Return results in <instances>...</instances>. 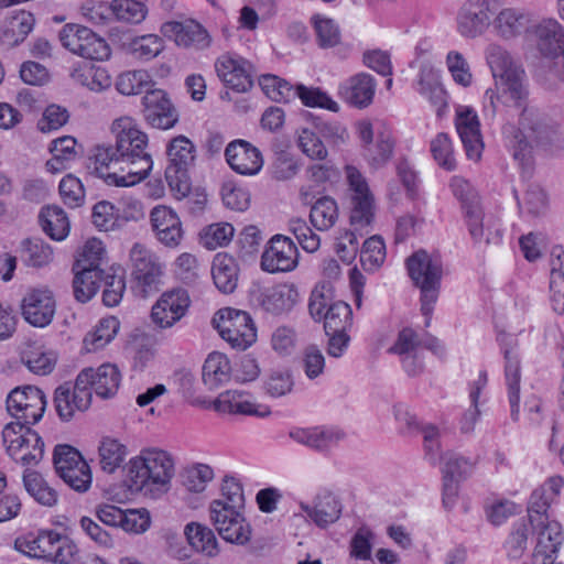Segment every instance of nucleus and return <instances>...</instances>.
<instances>
[{"mask_svg":"<svg viewBox=\"0 0 564 564\" xmlns=\"http://www.w3.org/2000/svg\"><path fill=\"white\" fill-rule=\"evenodd\" d=\"M531 28L538 52L551 61L550 72L564 82V26L556 19H542L532 25L530 12L520 8H503L494 15V32L506 41L522 36Z\"/></svg>","mask_w":564,"mask_h":564,"instance_id":"obj_1","label":"nucleus"},{"mask_svg":"<svg viewBox=\"0 0 564 564\" xmlns=\"http://www.w3.org/2000/svg\"><path fill=\"white\" fill-rule=\"evenodd\" d=\"M148 143H101L89 156L88 169L108 185L128 187L145 178L152 170Z\"/></svg>","mask_w":564,"mask_h":564,"instance_id":"obj_2","label":"nucleus"},{"mask_svg":"<svg viewBox=\"0 0 564 564\" xmlns=\"http://www.w3.org/2000/svg\"><path fill=\"white\" fill-rule=\"evenodd\" d=\"M486 61L495 78V89L485 93L484 108L495 116L499 104L521 106L528 96V82L523 67L499 44L491 43L485 51Z\"/></svg>","mask_w":564,"mask_h":564,"instance_id":"obj_3","label":"nucleus"},{"mask_svg":"<svg viewBox=\"0 0 564 564\" xmlns=\"http://www.w3.org/2000/svg\"><path fill=\"white\" fill-rule=\"evenodd\" d=\"M549 497L536 488L528 503V520L533 533L536 534V545L533 552L535 564H550L563 542L561 524L550 520L547 510L552 503Z\"/></svg>","mask_w":564,"mask_h":564,"instance_id":"obj_4","label":"nucleus"},{"mask_svg":"<svg viewBox=\"0 0 564 564\" xmlns=\"http://www.w3.org/2000/svg\"><path fill=\"white\" fill-rule=\"evenodd\" d=\"M406 269L413 284L421 292V311L426 317L425 326H430L434 304L438 299L443 262L438 256L425 250H417L406 259Z\"/></svg>","mask_w":564,"mask_h":564,"instance_id":"obj_5","label":"nucleus"},{"mask_svg":"<svg viewBox=\"0 0 564 564\" xmlns=\"http://www.w3.org/2000/svg\"><path fill=\"white\" fill-rule=\"evenodd\" d=\"M175 473L172 456L159 448H145L129 463L130 487L154 490L167 486Z\"/></svg>","mask_w":564,"mask_h":564,"instance_id":"obj_6","label":"nucleus"},{"mask_svg":"<svg viewBox=\"0 0 564 564\" xmlns=\"http://www.w3.org/2000/svg\"><path fill=\"white\" fill-rule=\"evenodd\" d=\"M166 153L170 163L165 169V180L175 198L205 197L203 191H192L187 174L188 167L194 164L196 158L194 143H169Z\"/></svg>","mask_w":564,"mask_h":564,"instance_id":"obj_7","label":"nucleus"},{"mask_svg":"<svg viewBox=\"0 0 564 564\" xmlns=\"http://www.w3.org/2000/svg\"><path fill=\"white\" fill-rule=\"evenodd\" d=\"M220 337L232 348L245 350L257 339V329L249 313L231 307L219 310L213 318Z\"/></svg>","mask_w":564,"mask_h":564,"instance_id":"obj_8","label":"nucleus"},{"mask_svg":"<svg viewBox=\"0 0 564 564\" xmlns=\"http://www.w3.org/2000/svg\"><path fill=\"white\" fill-rule=\"evenodd\" d=\"M58 39L64 48L83 58L105 61L111 54L105 39L80 24H65L58 33Z\"/></svg>","mask_w":564,"mask_h":564,"instance_id":"obj_9","label":"nucleus"},{"mask_svg":"<svg viewBox=\"0 0 564 564\" xmlns=\"http://www.w3.org/2000/svg\"><path fill=\"white\" fill-rule=\"evenodd\" d=\"M53 462L57 475L72 489L85 492L90 488L93 480L90 467L75 447L67 444L56 445Z\"/></svg>","mask_w":564,"mask_h":564,"instance_id":"obj_10","label":"nucleus"},{"mask_svg":"<svg viewBox=\"0 0 564 564\" xmlns=\"http://www.w3.org/2000/svg\"><path fill=\"white\" fill-rule=\"evenodd\" d=\"M130 261L135 291L143 297L158 291L163 275V265L158 256L137 242L130 250Z\"/></svg>","mask_w":564,"mask_h":564,"instance_id":"obj_11","label":"nucleus"},{"mask_svg":"<svg viewBox=\"0 0 564 564\" xmlns=\"http://www.w3.org/2000/svg\"><path fill=\"white\" fill-rule=\"evenodd\" d=\"M497 10V0H466L456 17L457 32L465 39L481 36L492 25Z\"/></svg>","mask_w":564,"mask_h":564,"instance_id":"obj_12","label":"nucleus"},{"mask_svg":"<svg viewBox=\"0 0 564 564\" xmlns=\"http://www.w3.org/2000/svg\"><path fill=\"white\" fill-rule=\"evenodd\" d=\"M43 391L33 386L13 389L7 398V410L17 420L26 424L37 423L45 411Z\"/></svg>","mask_w":564,"mask_h":564,"instance_id":"obj_13","label":"nucleus"},{"mask_svg":"<svg viewBox=\"0 0 564 564\" xmlns=\"http://www.w3.org/2000/svg\"><path fill=\"white\" fill-rule=\"evenodd\" d=\"M215 70L226 87L238 93H246L253 86V65L238 54H221L215 61Z\"/></svg>","mask_w":564,"mask_h":564,"instance_id":"obj_14","label":"nucleus"},{"mask_svg":"<svg viewBox=\"0 0 564 564\" xmlns=\"http://www.w3.org/2000/svg\"><path fill=\"white\" fill-rule=\"evenodd\" d=\"M191 300L186 290L174 289L164 292L151 310L153 324L161 328H171L187 313Z\"/></svg>","mask_w":564,"mask_h":564,"instance_id":"obj_15","label":"nucleus"},{"mask_svg":"<svg viewBox=\"0 0 564 564\" xmlns=\"http://www.w3.org/2000/svg\"><path fill=\"white\" fill-rule=\"evenodd\" d=\"M21 314L34 327L50 325L56 312L53 293L47 289L30 290L21 300Z\"/></svg>","mask_w":564,"mask_h":564,"instance_id":"obj_16","label":"nucleus"},{"mask_svg":"<svg viewBox=\"0 0 564 564\" xmlns=\"http://www.w3.org/2000/svg\"><path fill=\"white\" fill-rule=\"evenodd\" d=\"M161 33L173 40L177 46L185 48L205 50L212 43L207 30L193 19L167 21L162 24Z\"/></svg>","mask_w":564,"mask_h":564,"instance_id":"obj_17","label":"nucleus"},{"mask_svg":"<svg viewBox=\"0 0 564 564\" xmlns=\"http://www.w3.org/2000/svg\"><path fill=\"white\" fill-rule=\"evenodd\" d=\"M120 372L115 365L104 364L97 369L85 368L78 376V386L86 391H93L101 399L113 397L120 384Z\"/></svg>","mask_w":564,"mask_h":564,"instance_id":"obj_18","label":"nucleus"},{"mask_svg":"<svg viewBox=\"0 0 564 564\" xmlns=\"http://www.w3.org/2000/svg\"><path fill=\"white\" fill-rule=\"evenodd\" d=\"M297 248L284 236H274L262 253L261 268L269 273L286 272L297 264Z\"/></svg>","mask_w":564,"mask_h":564,"instance_id":"obj_19","label":"nucleus"},{"mask_svg":"<svg viewBox=\"0 0 564 564\" xmlns=\"http://www.w3.org/2000/svg\"><path fill=\"white\" fill-rule=\"evenodd\" d=\"M144 117L153 128L167 130L175 126L178 115L163 89L147 90L143 96Z\"/></svg>","mask_w":564,"mask_h":564,"instance_id":"obj_20","label":"nucleus"},{"mask_svg":"<svg viewBox=\"0 0 564 564\" xmlns=\"http://www.w3.org/2000/svg\"><path fill=\"white\" fill-rule=\"evenodd\" d=\"M151 225L155 238L165 247L176 248L184 237L182 221L172 208L156 206L150 214Z\"/></svg>","mask_w":564,"mask_h":564,"instance_id":"obj_21","label":"nucleus"},{"mask_svg":"<svg viewBox=\"0 0 564 564\" xmlns=\"http://www.w3.org/2000/svg\"><path fill=\"white\" fill-rule=\"evenodd\" d=\"M210 519L219 535L230 543L246 544L251 538V528L240 513V510H229L220 507L210 512Z\"/></svg>","mask_w":564,"mask_h":564,"instance_id":"obj_22","label":"nucleus"},{"mask_svg":"<svg viewBox=\"0 0 564 564\" xmlns=\"http://www.w3.org/2000/svg\"><path fill=\"white\" fill-rule=\"evenodd\" d=\"M417 67L416 90L422 97L430 101L437 115H441L447 107V97L441 84L440 73L429 58L422 59Z\"/></svg>","mask_w":564,"mask_h":564,"instance_id":"obj_23","label":"nucleus"},{"mask_svg":"<svg viewBox=\"0 0 564 564\" xmlns=\"http://www.w3.org/2000/svg\"><path fill=\"white\" fill-rule=\"evenodd\" d=\"M91 393L78 386L76 379L74 387L69 383L61 384L54 394V404L61 420L69 421L76 411H85L90 406Z\"/></svg>","mask_w":564,"mask_h":564,"instance_id":"obj_24","label":"nucleus"},{"mask_svg":"<svg viewBox=\"0 0 564 564\" xmlns=\"http://www.w3.org/2000/svg\"><path fill=\"white\" fill-rule=\"evenodd\" d=\"M465 225L475 245H498L501 239V230L497 219L492 215L486 216L482 207L469 209L464 215Z\"/></svg>","mask_w":564,"mask_h":564,"instance_id":"obj_25","label":"nucleus"},{"mask_svg":"<svg viewBox=\"0 0 564 564\" xmlns=\"http://www.w3.org/2000/svg\"><path fill=\"white\" fill-rule=\"evenodd\" d=\"M376 88L377 83L373 76L367 73H358L339 85V93L349 105L364 109L372 104Z\"/></svg>","mask_w":564,"mask_h":564,"instance_id":"obj_26","label":"nucleus"},{"mask_svg":"<svg viewBox=\"0 0 564 564\" xmlns=\"http://www.w3.org/2000/svg\"><path fill=\"white\" fill-rule=\"evenodd\" d=\"M230 167L242 175H253L263 164L259 149L252 143H228L225 151Z\"/></svg>","mask_w":564,"mask_h":564,"instance_id":"obj_27","label":"nucleus"},{"mask_svg":"<svg viewBox=\"0 0 564 564\" xmlns=\"http://www.w3.org/2000/svg\"><path fill=\"white\" fill-rule=\"evenodd\" d=\"M301 509L318 528L324 529L340 518L343 507L334 494L324 491L316 496L313 506L301 503Z\"/></svg>","mask_w":564,"mask_h":564,"instance_id":"obj_28","label":"nucleus"},{"mask_svg":"<svg viewBox=\"0 0 564 564\" xmlns=\"http://www.w3.org/2000/svg\"><path fill=\"white\" fill-rule=\"evenodd\" d=\"M297 291L291 284H278L259 291L257 301L267 312L280 315L291 311L297 301Z\"/></svg>","mask_w":564,"mask_h":564,"instance_id":"obj_29","label":"nucleus"},{"mask_svg":"<svg viewBox=\"0 0 564 564\" xmlns=\"http://www.w3.org/2000/svg\"><path fill=\"white\" fill-rule=\"evenodd\" d=\"M290 437L314 451L326 452L338 444L344 437V433L334 427L315 426L295 429L290 432Z\"/></svg>","mask_w":564,"mask_h":564,"instance_id":"obj_30","label":"nucleus"},{"mask_svg":"<svg viewBox=\"0 0 564 564\" xmlns=\"http://www.w3.org/2000/svg\"><path fill=\"white\" fill-rule=\"evenodd\" d=\"M59 538L61 534L53 530L41 531L36 535L31 534L18 540L17 545L25 555L50 562Z\"/></svg>","mask_w":564,"mask_h":564,"instance_id":"obj_31","label":"nucleus"},{"mask_svg":"<svg viewBox=\"0 0 564 564\" xmlns=\"http://www.w3.org/2000/svg\"><path fill=\"white\" fill-rule=\"evenodd\" d=\"M238 264L236 260L226 254L218 253L213 261L212 275L216 288L225 293H232L238 283Z\"/></svg>","mask_w":564,"mask_h":564,"instance_id":"obj_32","label":"nucleus"},{"mask_svg":"<svg viewBox=\"0 0 564 564\" xmlns=\"http://www.w3.org/2000/svg\"><path fill=\"white\" fill-rule=\"evenodd\" d=\"M503 355L506 359L505 376L511 406V419L518 421L520 414V360L518 354L512 349H505Z\"/></svg>","mask_w":564,"mask_h":564,"instance_id":"obj_33","label":"nucleus"},{"mask_svg":"<svg viewBox=\"0 0 564 564\" xmlns=\"http://www.w3.org/2000/svg\"><path fill=\"white\" fill-rule=\"evenodd\" d=\"M349 220L355 231H369L375 215L376 203L372 194L362 196H349Z\"/></svg>","mask_w":564,"mask_h":564,"instance_id":"obj_34","label":"nucleus"},{"mask_svg":"<svg viewBox=\"0 0 564 564\" xmlns=\"http://www.w3.org/2000/svg\"><path fill=\"white\" fill-rule=\"evenodd\" d=\"M73 289L77 301L86 303L97 293L100 283L102 270L86 269L82 264H74Z\"/></svg>","mask_w":564,"mask_h":564,"instance_id":"obj_35","label":"nucleus"},{"mask_svg":"<svg viewBox=\"0 0 564 564\" xmlns=\"http://www.w3.org/2000/svg\"><path fill=\"white\" fill-rule=\"evenodd\" d=\"M31 424L24 423L22 420L8 423L2 431V440L7 446V452L10 456H15L21 449L22 444L30 442L36 446L39 442V434L30 427Z\"/></svg>","mask_w":564,"mask_h":564,"instance_id":"obj_36","label":"nucleus"},{"mask_svg":"<svg viewBox=\"0 0 564 564\" xmlns=\"http://www.w3.org/2000/svg\"><path fill=\"white\" fill-rule=\"evenodd\" d=\"M124 47L134 59L148 62L163 52L164 40L158 34L149 33L132 37Z\"/></svg>","mask_w":564,"mask_h":564,"instance_id":"obj_37","label":"nucleus"},{"mask_svg":"<svg viewBox=\"0 0 564 564\" xmlns=\"http://www.w3.org/2000/svg\"><path fill=\"white\" fill-rule=\"evenodd\" d=\"M231 366L228 358L218 351L208 355L203 366V381L209 389H216L230 379Z\"/></svg>","mask_w":564,"mask_h":564,"instance_id":"obj_38","label":"nucleus"},{"mask_svg":"<svg viewBox=\"0 0 564 564\" xmlns=\"http://www.w3.org/2000/svg\"><path fill=\"white\" fill-rule=\"evenodd\" d=\"M39 219L43 231L53 240L62 241L67 237L70 228L69 220L61 207L42 208Z\"/></svg>","mask_w":564,"mask_h":564,"instance_id":"obj_39","label":"nucleus"},{"mask_svg":"<svg viewBox=\"0 0 564 564\" xmlns=\"http://www.w3.org/2000/svg\"><path fill=\"white\" fill-rule=\"evenodd\" d=\"M455 127L460 141H482L480 121L473 107L458 105L455 108Z\"/></svg>","mask_w":564,"mask_h":564,"instance_id":"obj_40","label":"nucleus"},{"mask_svg":"<svg viewBox=\"0 0 564 564\" xmlns=\"http://www.w3.org/2000/svg\"><path fill=\"white\" fill-rule=\"evenodd\" d=\"M184 533L188 543L197 551L208 556L218 554V542L212 529L197 522L186 524Z\"/></svg>","mask_w":564,"mask_h":564,"instance_id":"obj_41","label":"nucleus"},{"mask_svg":"<svg viewBox=\"0 0 564 564\" xmlns=\"http://www.w3.org/2000/svg\"><path fill=\"white\" fill-rule=\"evenodd\" d=\"M352 326V311L349 304L343 301L332 303L324 316L326 334L348 332Z\"/></svg>","mask_w":564,"mask_h":564,"instance_id":"obj_42","label":"nucleus"},{"mask_svg":"<svg viewBox=\"0 0 564 564\" xmlns=\"http://www.w3.org/2000/svg\"><path fill=\"white\" fill-rule=\"evenodd\" d=\"M338 206L334 198L324 196L318 198L311 208L310 220L321 231L334 227L338 220Z\"/></svg>","mask_w":564,"mask_h":564,"instance_id":"obj_43","label":"nucleus"},{"mask_svg":"<svg viewBox=\"0 0 564 564\" xmlns=\"http://www.w3.org/2000/svg\"><path fill=\"white\" fill-rule=\"evenodd\" d=\"M101 282L104 283L102 301L105 305L109 307L118 305L126 291L123 270L120 267H111L107 272L102 270Z\"/></svg>","mask_w":564,"mask_h":564,"instance_id":"obj_44","label":"nucleus"},{"mask_svg":"<svg viewBox=\"0 0 564 564\" xmlns=\"http://www.w3.org/2000/svg\"><path fill=\"white\" fill-rule=\"evenodd\" d=\"M120 327L119 321L113 317L102 318L95 329L84 338V346L88 351L98 350L109 344L117 335Z\"/></svg>","mask_w":564,"mask_h":564,"instance_id":"obj_45","label":"nucleus"},{"mask_svg":"<svg viewBox=\"0 0 564 564\" xmlns=\"http://www.w3.org/2000/svg\"><path fill=\"white\" fill-rule=\"evenodd\" d=\"M110 11L119 22L139 24L148 15V7L139 0H111Z\"/></svg>","mask_w":564,"mask_h":564,"instance_id":"obj_46","label":"nucleus"},{"mask_svg":"<svg viewBox=\"0 0 564 564\" xmlns=\"http://www.w3.org/2000/svg\"><path fill=\"white\" fill-rule=\"evenodd\" d=\"M126 456L127 447L118 440L111 437L102 438L99 446V463L104 471L113 473L122 465Z\"/></svg>","mask_w":564,"mask_h":564,"instance_id":"obj_47","label":"nucleus"},{"mask_svg":"<svg viewBox=\"0 0 564 564\" xmlns=\"http://www.w3.org/2000/svg\"><path fill=\"white\" fill-rule=\"evenodd\" d=\"M23 484L26 491L41 505L52 507L57 502L56 490L50 487L40 474L26 470Z\"/></svg>","mask_w":564,"mask_h":564,"instance_id":"obj_48","label":"nucleus"},{"mask_svg":"<svg viewBox=\"0 0 564 564\" xmlns=\"http://www.w3.org/2000/svg\"><path fill=\"white\" fill-rule=\"evenodd\" d=\"M152 79L147 70H129L120 74L116 82L117 90L126 96L151 90Z\"/></svg>","mask_w":564,"mask_h":564,"instance_id":"obj_49","label":"nucleus"},{"mask_svg":"<svg viewBox=\"0 0 564 564\" xmlns=\"http://www.w3.org/2000/svg\"><path fill=\"white\" fill-rule=\"evenodd\" d=\"M221 499L210 503V512L224 507L225 509L240 510L245 505L243 490L241 485L234 477H226L221 485Z\"/></svg>","mask_w":564,"mask_h":564,"instance_id":"obj_50","label":"nucleus"},{"mask_svg":"<svg viewBox=\"0 0 564 564\" xmlns=\"http://www.w3.org/2000/svg\"><path fill=\"white\" fill-rule=\"evenodd\" d=\"M242 393L237 390H228L219 394L214 401V408L219 412L264 415L254 409V404L241 399Z\"/></svg>","mask_w":564,"mask_h":564,"instance_id":"obj_51","label":"nucleus"},{"mask_svg":"<svg viewBox=\"0 0 564 564\" xmlns=\"http://www.w3.org/2000/svg\"><path fill=\"white\" fill-rule=\"evenodd\" d=\"M21 246L22 257L28 265L40 268L52 261V248L40 238L25 239Z\"/></svg>","mask_w":564,"mask_h":564,"instance_id":"obj_52","label":"nucleus"},{"mask_svg":"<svg viewBox=\"0 0 564 564\" xmlns=\"http://www.w3.org/2000/svg\"><path fill=\"white\" fill-rule=\"evenodd\" d=\"M110 133L116 141H148V134L141 129L137 119L121 116L110 124Z\"/></svg>","mask_w":564,"mask_h":564,"instance_id":"obj_53","label":"nucleus"},{"mask_svg":"<svg viewBox=\"0 0 564 564\" xmlns=\"http://www.w3.org/2000/svg\"><path fill=\"white\" fill-rule=\"evenodd\" d=\"M50 152L52 158L46 161V169L55 174L68 169L82 153V148L77 147V143L67 147H63V143H52Z\"/></svg>","mask_w":564,"mask_h":564,"instance_id":"obj_54","label":"nucleus"},{"mask_svg":"<svg viewBox=\"0 0 564 564\" xmlns=\"http://www.w3.org/2000/svg\"><path fill=\"white\" fill-rule=\"evenodd\" d=\"M386 259V245L380 236L368 238L360 251V262L366 271L373 272L379 269Z\"/></svg>","mask_w":564,"mask_h":564,"instance_id":"obj_55","label":"nucleus"},{"mask_svg":"<svg viewBox=\"0 0 564 564\" xmlns=\"http://www.w3.org/2000/svg\"><path fill=\"white\" fill-rule=\"evenodd\" d=\"M263 93L273 101L290 102L295 99L294 88L286 80L275 75H263L259 79Z\"/></svg>","mask_w":564,"mask_h":564,"instance_id":"obj_56","label":"nucleus"},{"mask_svg":"<svg viewBox=\"0 0 564 564\" xmlns=\"http://www.w3.org/2000/svg\"><path fill=\"white\" fill-rule=\"evenodd\" d=\"M294 93L295 98H300L302 104L306 107H318L334 112H337L339 110V105L319 88L297 85L294 88Z\"/></svg>","mask_w":564,"mask_h":564,"instance_id":"obj_57","label":"nucleus"},{"mask_svg":"<svg viewBox=\"0 0 564 564\" xmlns=\"http://www.w3.org/2000/svg\"><path fill=\"white\" fill-rule=\"evenodd\" d=\"M224 205L236 212H243L250 205V193L234 181H225L220 188Z\"/></svg>","mask_w":564,"mask_h":564,"instance_id":"obj_58","label":"nucleus"},{"mask_svg":"<svg viewBox=\"0 0 564 564\" xmlns=\"http://www.w3.org/2000/svg\"><path fill=\"white\" fill-rule=\"evenodd\" d=\"M451 188L454 196L460 202L463 215H466L469 209L481 207L477 191L465 178L454 176L451 181Z\"/></svg>","mask_w":564,"mask_h":564,"instance_id":"obj_59","label":"nucleus"},{"mask_svg":"<svg viewBox=\"0 0 564 564\" xmlns=\"http://www.w3.org/2000/svg\"><path fill=\"white\" fill-rule=\"evenodd\" d=\"M313 23L319 46L334 47L340 42V30L333 19L315 15Z\"/></svg>","mask_w":564,"mask_h":564,"instance_id":"obj_60","label":"nucleus"},{"mask_svg":"<svg viewBox=\"0 0 564 564\" xmlns=\"http://www.w3.org/2000/svg\"><path fill=\"white\" fill-rule=\"evenodd\" d=\"M289 230L294 235L300 246L306 252H315L319 249L321 239L304 219L294 218L289 221Z\"/></svg>","mask_w":564,"mask_h":564,"instance_id":"obj_61","label":"nucleus"},{"mask_svg":"<svg viewBox=\"0 0 564 564\" xmlns=\"http://www.w3.org/2000/svg\"><path fill=\"white\" fill-rule=\"evenodd\" d=\"M446 66L451 73L453 80L463 87L470 86L473 82V74L469 64L462 53L457 51H449L446 56Z\"/></svg>","mask_w":564,"mask_h":564,"instance_id":"obj_62","label":"nucleus"},{"mask_svg":"<svg viewBox=\"0 0 564 564\" xmlns=\"http://www.w3.org/2000/svg\"><path fill=\"white\" fill-rule=\"evenodd\" d=\"M357 131L362 141H390L393 138L391 127L380 119L359 121Z\"/></svg>","mask_w":564,"mask_h":564,"instance_id":"obj_63","label":"nucleus"},{"mask_svg":"<svg viewBox=\"0 0 564 564\" xmlns=\"http://www.w3.org/2000/svg\"><path fill=\"white\" fill-rule=\"evenodd\" d=\"M59 194L65 205L75 208L80 206L85 199V192L79 178L72 174L66 175L59 182Z\"/></svg>","mask_w":564,"mask_h":564,"instance_id":"obj_64","label":"nucleus"}]
</instances>
